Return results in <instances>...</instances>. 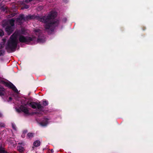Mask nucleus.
Here are the masks:
<instances>
[{"label":"nucleus","mask_w":153,"mask_h":153,"mask_svg":"<svg viewBox=\"0 0 153 153\" xmlns=\"http://www.w3.org/2000/svg\"><path fill=\"white\" fill-rule=\"evenodd\" d=\"M2 115L1 113L0 112V117H2Z\"/></svg>","instance_id":"obj_30"},{"label":"nucleus","mask_w":153,"mask_h":153,"mask_svg":"<svg viewBox=\"0 0 153 153\" xmlns=\"http://www.w3.org/2000/svg\"><path fill=\"white\" fill-rule=\"evenodd\" d=\"M5 31L9 34H10L14 30V27L10 26V25L7 26L5 28Z\"/></svg>","instance_id":"obj_8"},{"label":"nucleus","mask_w":153,"mask_h":153,"mask_svg":"<svg viewBox=\"0 0 153 153\" xmlns=\"http://www.w3.org/2000/svg\"><path fill=\"white\" fill-rule=\"evenodd\" d=\"M29 7L28 5H25V7H24V8H26V9H28V8Z\"/></svg>","instance_id":"obj_26"},{"label":"nucleus","mask_w":153,"mask_h":153,"mask_svg":"<svg viewBox=\"0 0 153 153\" xmlns=\"http://www.w3.org/2000/svg\"><path fill=\"white\" fill-rule=\"evenodd\" d=\"M5 126V124L2 123H0V128L4 127Z\"/></svg>","instance_id":"obj_23"},{"label":"nucleus","mask_w":153,"mask_h":153,"mask_svg":"<svg viewBox=\"0 0 153 153\" xmlns=\"http://www.w3.org/2000/svg\"><path fill=\"white\" fill-rule=\"evenodd\" d=\"M4 51L3 50H0V56H3L4 54Z\"/></svg>","instance_id":"obj_20"},{"label":"nucleus","mask_w":153,"mask_h":153,"mask_svg":"<svg viewBox=\"0 0 153 153\" xmlns=\"http://www.w3.org/2000/svg\"><path fill=\"white\" fill-rule=\"evenodd\" d=\"M3 96V94L2 92H0V96Z\"/></svg>","instance_id":"obj_28"},{"label":"nucleus","mask_w":153,"mask_h":153,"mask_svg":"<svg viewBox=\"0 0 153 153\" xmlns=\"http://www.w3.org/2000/svg\"><path fill=\"white\" fill-rule=\"evenodd\" d=\"M0 153H7V152L4 150L2 146H0Z\"/></svg>","instance_id":"obj_15"},{"label":"nucleus","mask_w":153,"mask_h":153,"mask_svg":"<svg viewBox=\"0 0 153 153\" xmlns=\"http://www.w3.org/2000/svg\"><path fill=\"white\" fill-rule=\"evenodd\" d=\"M2 25L3 27H6L7 26L9 25V22L7 21H3Z\"/></svg>","instance_id":"obj_14"},{"label":"nucleus","mask_w":153,"mask_h":153,"mask_svg":"<svg viewBox=\"0 0 153 153\" xmlns=\"http://www.w3.org/2000/svg\"><path fill=\"white\" fill-rule=\"evenodd\" d=\"M8 22L10 26L14 27V25H15V20L14 19H11L9 20V21Z\"/></svg>","instance_id":"obj_11"},{"label":"nucleus","mask_w":153,"mask_h":153,"mask_svg":"<svg viewBox=\"0 0 153 153\" xmlns=\"http://www.w3.org/2000/svg\"><path fill=\"white\" fill-rule=\"evenodd\" d=\"M18 44L17 36L14 34L11 36L10 40L8 41L6 48L8 53L15 51L16 49Z\"/></svg>","instance_id":"obj_2"},{"label":"nucleus","mask_w":153,"mask_h":153,"mask_svg":"<svg viewBox=\"0 0 153 153\" xmlns=\"http://www.w3.org/2000/svg\"><path fill=\"white\" fill-rule=\"evenodd\" d=\"M33 114H39V112H34L33 113Z\"/></svg>","instance_id":"obj_29"},{"label":"nucleus","mask_w":153,"mask_h":153,"mask_svg":"<svg viewBox=\"0 0 153 153\" xmlns=\"http://www.w3.org/2000/svg\"><path fill=\"white\" fill-rule=\"evenodd\" d=\"M40 145V142L39 140H36L33 143V145L36 147H37L39 146Z\"/></svg>","instance_id":"obj_13"},{"label":"nucleus","mask_w":153,"mask_h":153,"mask_svg":"<svg viewBox=\"0 0 153 153\" xmlns=\"http://www.w3.org/2000/svg\"><path fill=\"white\" fill-rule=\"evenodd\" d=\"M48 119L47 118H44L39 124L42 126H46L48 124Z\"/></svg>","instance_id":"obj_10"},{"label":"nucleus","mask_w":153,"mask_h":153,"mask_svg":"<svg viewBox=\"0 0 153 153\" xmlns=\"http://www.w3.org/2000/svg\"><path fill=\"white\" fill-rule=\"evenodd\" d=\"M51 152H53V151H53V149H51Z\"/></svg>","instance_id":"obj_32"},{"label":"nucleus","mask_w":153,"mask_h":153,"mask_svg":"<svg viewBox=\"0 0 153 153\" xmlns=\"http://www.w3.org/2000/svg\"><path fill=\"white\" fill-rule=\"evenodd\" d=\"M19 40L20 42L24 43L27 45H32L35 42L36 38L33 36L30 37L20 35Z\"/></svg>","instance_id":"obj_3"},{"label":"nucleus","mask_w":153,"mask_h":153,"mask_svg":"<svg viewBox=\"0 0 153 153\" xmlns=\"http://www.w3.org/2000/svg\"><path fill=\"white\" fill-rule=\"evenodd\" d=\"M34 133H29L27 134V139H31L34 137Z\"/></svg>","instance_id":"obj_12"},{"label":"nucleus","mask_w":153,"mask_h":153,"mask_svg":"<svg viewBox=\"0 0 153 153\" xmlns=\"http://www.w3.org/2000/svg\"><path fill=\"white\" fill-rule=\"evenodd\" d=\"M142 29H143V30H145L146 29V28L145 27H142Z\"/></svg>","instance_id":"obj_31"},{"label":"nucleus","mask_w":153,"mask_h":153,"mask_svg":"<svg viewBox=\"0 0 153 153\" xmlns=\"http://www.w3.org/2000/svg\"><path fill=\"white\" fill-rule=\"evenodd\" d=\"M23 102L24 103H26V102H25V101H24L23 100Z\"/></svg>","instance_id":"obj_33"},{"label":"nucleus","mask_w":153,"mask_h":153,"mask_svg":"<svg viewBox=\"0 0 153 153\" xmlns=\"http://www.w3.org/2000/svg\"><path fill=\"white\" fill-rule=\"evenodd\" d=\"M22 20L25 21L24 16V14H21L17 18L16 21L17 22L19 23L20 25L22 24Z\"/></svg>","instance_id":"obj_9"},{"label":"nucleus","mask_w":153,"mask_h":153,"mask_svg":"<svg viewBox=\"0 0 153 153\" xmlns=\"http://www.w3.org/2000/svg\"><path fill=\"white\" fill-rule=\"evenodd\" d=\"M33 0H25V2L26 3H29L31 1H32Z\"/></svg>","instance_id":"obj_24"},{"label":"nucleus","mask_w":153,"mask_h":153,"mask_svg":"<svg viewBox=\"0 0 153 153\" xmlns=\"http://www.w3.org/2000/svg\"><path fill=\"white\" fill-rule=\"evenodd\" d=\"M2 83L6 87L11 89L12 90L16 93H18V91L15 86L11 82H7L4 81H2Z\"/></svg>","instance_id":"obj_5"},{"label":"nucleus","mask_w":153,"mask_h":153,"mask_svg":"<svg viewBox=\"0 0 153 153\" xmlns=\"http://www.w3.org/2000/svg\"><path fill=\"white\" fill-rule=\"evenodd\" d=\"M4 11H5V8H3V9Z\"/></svg>","instance_id":"obj_34"},{"label":"nucleus","mask_w":153,"mask_h":153,"mask_svg":"<svg viewBox=\"0 0 153 153\" xmlns=\"http://www.w3.org/2000/svg\"><path fill=\"white\" fill-rule=\"evenodd\" d=\"M30 106L33 109H36L37 108V109L39 111H43L44 107L41 104L37 102H30Z\"/></svg>","instance_id":"obj_6"},{"label":"nucleus","mask_w":153,"mask_h":153,"mask_svg":"<svg viewBox=\"0 0 153 153\" xmlns=\"http://www.w3.org/2000/svg\"><path fill=\"white\" fill-rule=\"evenodd\" d=\"M57 15V13L55 11H51L48 16L43 17L35 15H29L24 17L25 21L36 19L40 22H44L45 24L44 27L45 30L48 32V34H51L54 31L56 27L59 25V21L55 19Z\"/></svg>","instance_id":"obj_1"},{"label":"nucleus","mask_w":153,"mask_h":153,"mask_svg":"<svg viewBox=\"0 0 153 153\" xmlns=\"http://www.w3.org/2000/svg\"><path fill=\"white\" fill-rule=\"evenodd\" d=\"M16 111L19 113H20L21 111H22L26 114H30L28 108L23 105H21L19 108L16 109Z\"/></svg>","instance_id":"obj_7"},{"label":"nucleus","mask_w":153,"mask_h":153,"mask_svg":"<svg viewBox=\"0 0 153 153\" xmlns=\"http://www.w3.org/2000/svg\"><path fill=\"white\" fill-rule=\"evenodd\" d=\"M21 103H22V105H23L24 106H25V107L26 106H27V105H29L30 106V102H29V101H28L27 102H26V103H24L23 102V100H22L21 101Z\"/></svg>","instance_id":"obj_17"},{"label":"nucleus","mask_w":153,"mask_h":153,"mask_svg":"<svg viewBox=\"0 0 153 153\" xmlns=\"http://www.w3.org/2000/svg\"><path fill=\"white\" fill-rule=\"evenodd\" d=\"M18 150L19 152H22L24 151V148L23 147L21 146H18L17 147Z\"/></svg>","instance_id":"obj_18"},{"label":"nucleus","mask_w":153,"mask_h":153,"mask_svg":"<svg viewBox=\"0 0 153 153\" xmlns=\"http://www.w3.org/2000/svg\"><path fill=\"white\" fill-rule=\"evenodd\" d=\"M12 99V97H10L9 98V100H8V101H11Z\"/></svg>","instance_id":"obj_27"},{"label":"nucleus","mask_w":153,"mask_h":153,"mask_svg":"<svg viewBox=\"0 0 153 153\" xmlns=\"http://www.w3.org/2000/svg\"><path fill=\"white\" fill-rule=\"evenodd\" d=\"M12 127L13 128L14 130H16V125H15V124L13 123H12Z\"/></svg>","instance_id":"obj_22"},{"label":"nucleus","mask_w":153,"mask_h":153,"mask_svg":"<svg viewBox=\"0 0 153 153\" xmlns=\"http://www.w3.org/2000/svg\"><path fill=\"white\" fill-rule=\"evenodd\" d=\"M4 35V32L1 29H0V37H2Z\"/></svg>","instance_id":"obj_21"},{"label":"nucleus","mask_w":153,"mask_h":153,"mask_svg":"<svg viewBox=\"0 0 153 153\" xmlns=\"http://www.w3.org/2000/svg\"><path fill=\"white\" fill-rule=\"evenodd\" d=\"M33 32L35 34L38 36L37 42L42 43L44 42L45 40L41 30L39 28H36L34 30Z\"/></svg>","instance_id":"obj_4"},{"label":"nucleus","mask_w":153,"mask_h":153,"mask_svg":"<svg viewBox=\"0 0 153 153\" xmlns=\"http://www.w3.org/2000/svg\"><path fill=\"white\" fill-rule=\"evenodd\" d=\"M62 1L64 2L65 3H68V0H63Z\"/></svg>","instance_id":"obj_25"},{"label":"nucleus","mask_w":153,"mask_h":153,"mask_svg":"<svg viewBox=\"0 0 153 153\" xmlns=\"http://www.w3.org/2000/svg\"><path fill=\"white\" fill-rule=\"evenodd\" d=\"M42 104L43 106L44 107V106H46L48 105V102L45 100H43L42 102Z\"/></svg>","instance_id":"obj_16"},{"label":"nucleus","mask_w":153,"mask_h":153,"mask_svg":"<svg viewBox=\"0 0 153 153\" xmlns=\"http://www.w3.org/2000/svg\"><path fill=\"white\" fill-rule=\"evenodd\" d=\"M5 91L4 88L2 87H0V92H2L3 94V96L4 95V92Z\"/></svg>","instance_id":"obj_19"}]
</instances>
